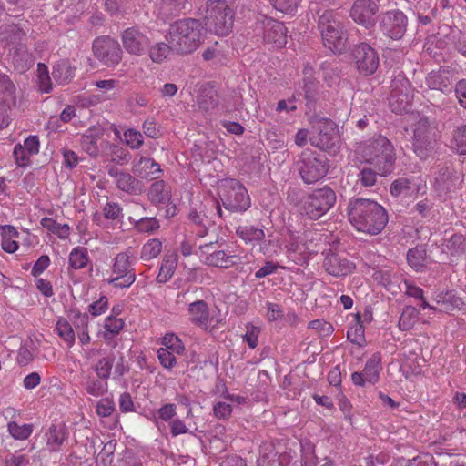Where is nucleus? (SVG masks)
<instances>
[{
  "mask_svg": "<svg viewBox=\"0 0 466 466\" xmlns=\"http://www.w3.org/2000/svg\"><path fill=\"white\" fill-rule=\"evenodd\" d=\"M76 67L68 60H60L53 66L52 76L59 85H66L75 77Z\"/></svg>",
  "mask_w": 466,
  "mask_h": 466,
  "instance_id": "30",
  "label": "nucleus"
},
{
  "mask_svg": "<svg viewBox=\"0 0 466 466\" xmlns=\"http://www.w3.org/2000/svg\"><path fill=\"white\" fill-rule=\"evenodd\" d=\"M14 157L15 159V163L18 167H25L28 166L30 160V156H32L26 148H25L21 144H16L14 147L13 152Z\"/></svg>",
  "mask_w": 466,
  "mask_h": 466,
  "instance_id": "57",
  "label": "nucleus"
},
{
  "mask_svg": "<svg viewBox=\"0 0 466 466\" xmlns=\"http://www.w3.org/2000/svg\"><path fill=\"white\" fill-rule=\"evenodd\" d=\"M88 261V255L86 248H75L69 255V264L75 269H81L85 268Z\"/></svg>",
  "mask_w": 466,
  "mask_h": 466,
  "instance_id": "49",
  "label": "nucleus"
},
{
  "mask_svg": "<svg viewBox=\"0 0 466 466\" xmlns=\"http://www.w3.org/2000/svg\"><path fill=\"white\" fill-rule=\"evenodd\" d=\"M162 250V242L158 238L148 240L142 248L141 258L145 261L157 258Z\"/></svg>",
  "mask_w": 466,
  "mask_h": 466,
  "instance_id": "48",
  "label": "nucleus"
},
{
  "mask_svg": "<svg viewBox=\"0 0 466 466\" xmlns=\"http://www.w3.org/2000/svg\"><path fill=\"white\" fill-rule=\"evenodd\" d=\"M336 194L329 187L314 189L302 201L303 212L311 219H319L336 203Z\"/></svg>",
  "mask_w": 466,
  "mask_h": 466,
  "instance_id": "9",
  "label": "nucleus"
},
{
  "mask_svg": "<svg viewBox=\"0 0 466 466\" xmlns=\"http://www.w3.org/2000/svg\"><path fill=\"white\" fill-rule=\"evenodd\" d=\"M235 12L225 0H208L204 15L206 29L218 35H227L231 32Z\"/></svg>",
  "mask_w": 466,
  "mask_h": 466,
  "instance_id": "6",
  "label": "nucleus"
},
{
  "mask_svg": "<svg viewBox=\"0 0 466 466\" xmlns=\"http://www.w3.org/2000/svg\"><path fill=\"white\" fill-rule=\"evenodd\" d=\"M41 225L48 231L56 234L59 238H66L69 235L70 228L67 224H59L51 218L41 219Z\"/></svg>",
  "mask_w": 466,
  "mask_h": 466,
  "instance_id": "45",
  "label": "nucleus"
},
{
  "mask_svg": "<svg viewBox=\"0 0 466 466\" xmlns=\"http://www.w3.org/2000/svg\"><path fill=\"white\" fill-rule=\"evenodd\" d=\"M406 259L408 264L416 271H420L425 268L427 259V248L425 245L420 244L410 248L407 252Z\"/></svg>",
  "mask_w": 466,
  "mask_h": 466,
  "instance_id": "35",
  "label": "nucleus"
},
{
  "mask_svg": "<svg viewBox=\"0 0 466 466\" xmlns=\"http://www.w3.org/2000/svg\"><path fill=\"white\" fill-rule=\"evenodd\" d=\"M174 354L175 353L168 350V349L160 348L157 350V358L160 364L166 369H172L177 363V359Z\"/></svg>",
  "mask_w": 466,
  "mask_h": 466,
  "instance_id": "59",
  "label": "nucleus"
},
{
  "mask_svg": "<svg viewBox=\"0 0 466 466\" xmlns=\"http://www.w3.org/2000/svg\"><path fill=\"white\" fill-rule=\"evenodd\" d=\"M445 248L451 257L466 256V235L461 233L453 234L446 240Z\"/></svg>",
  "mask_w": 466,
  "mask_h": 466,
  "instance_id": "37",
  "label": "nucleus"
},
{
  "mask_svg": "<svg viewBox=\"0 0 466 466\" xmlns=\"http://www.w3.org/2000/svg\"><path fill=\"white\" fill-rule=\"evenodd\" d=\"M317 133L309 137L312 147L336 155L339 150V137L336 124L329 119H322L316 127Z\"/></svg>",
  "mask_w": 466,
  "mask_h": 466,
  "instance_id": "10",
  "label": "nucleus"
},
{
  "mask_svg": "<svg viewBox=\"0 0 466 466\" xmlns=\"http://www.w3.org/2000/svg\"><path fill=\"white\" fill-rule=\"evenodd\" d=\"M92 51L94 56L108 67L116 66L122 60L120 44L108 35L96 37L93 41Z\"/></svg>",
  "mask_w": 466,
  "mask_h": 466,
  "instance_id": "11",
  "label": "nucleus"
},
{
  "mask_svg": "<svg viewBox=\"0 0 466 466\" xmlns=\"http://www.w3.org/2000/svg\"><path fill=\"white\" fill-rule=\"evenodd\" d=\"M177 256L174 254L166 255L162 260V264L157 277L158 283L167 282L173 276L177 268Z\"/></svg>",
  "mask_w": 466,
  "mask_h": 466,
  "instance_id": "39",
  "label": "nucleus"
},
{
  "mask_svg": "<svg viewBox=\"0 0 466 466\" xmlns=\"http://www.w3.org/2000/svg\"><path fill=\"white\" fill-rule=\"evenodd\" d=\"M408 25V18L403 12L394 9L380 15L379 28L388 37L399 40L403 37Z\"/></svg>",
  "mask_w": 466,
  "mask_h": 466,
  "instance_id": "13",
  "label": "nucleus"
},
{
  "mask_svg": "<svg viewBox=\"0 0 466 466\" xmlns=\"http://www.w3.org/2000/svg\"><path fill=\"white\" fill-rule=\"evenodd\" d=\"M347 213L349 221L356 230L371 236L380 233L389 220L386 209L370 198H350Z\"/></svg>",
  "mask_w": 466,
  "mask_h": 466,
  "instance_id": "1",
  "label": "nucleus"
},
{
  "mask_svg": "<svg viewBox=\"0 0 466 466\" xmlns=\"http://www.w3.org/2000/svg\"><path fill=\"white\" fill-rule=\"evenodd\" d=\"M4 464L5 466H27L29 464V458L25 454L15 452L6 456Z\"/></svg>",
  "mask_w": 466,
  "mask_h": 466,
  "instance_id": "64",
  "label": "nucleus"
},
{
  "mask_svg": "<svg viewBox=\"0 0 466 466\" xmlns=\"http://www.w3.org/2000/svg\"><path fill=\"white\" fill-rule=\"evenodd\" d=\"M56 330L68 346H72L75 342V332L72 326L65 319H59L56 323Z\"/></svg>",
  "mask_w": 466,
  "mask_h": 466,
  "instance_id": "54",
  "label": "nucleus"
},
{
  "mask_svg": "<svg viewBox=\"0 0 466 466\" xmlns=\"http://www.w3.org/2000/svg\"><path fill=\"white\" fill-rule=\"evenodd\" d=\"M158 220L153 217L141 218L135 221L134 228L140 233H153L159 228Z\"/></svg>",
  "mask_w": 466,
  "mask_h": 466,
  "instance_id": "51",
  "label": "nucleus"
},
{
  "mask_svg": "<svg viewBox=\"0 0 466 466\" xmlns=\"http://www.w3.org/2000/svg\"><path fill=\"white\" fill-rule=\"evenodd\" d=\"M317 28L325 47L333 53H341L346 49L347 34L339 15L331 9L317 12Z\"/></svg>",
  "mask_w": 466,
  "mask_h": 466,
  "instance_id": "3",
  "label": "nucleus"
},
{
  "mask_svg": "<svg viewBox=\"0 0 466 466\" xmlns=\"http://www.w3.org/2000/svg\"><path fill=\"white\" fill-rule=\"evenodd\" d=\"M218 196L223 207L230 212H244L250 207V198L246 187L237 179L221 181Z\"/></svg>",
  "mask_w": 466,
  "mask_h": 466,
  "instance_id": "8",
  "label": "nucleus"
},
{
  "mask_svg": "<svg viewBox=\"0 0 466 466\" xmlns=\"http://www.w3.org/2000/svg\"><path fill=\"white\" fill-rule=\"evenodd\" d=\"M457 173L452 165H440L435 172L433 187L439 194H447L456 188Z\"/></svg>",
  "mask_w": 466,
  "mask_h": 466,
  "instance_id": "20",
  "label": "nucleus"
},
{
  "mask_svg": "<svg viewBox=\"0 0 466 466\" xmlns=\"http://www.w3.org/2000/svg\"><path fill=\"white\" fill-rule=\"evenodd\" d=\"M237 236L246 243L253 241H260L265 238L262 228L251 225H244L238 227L236 230Z\"/></svg>",
  "mask_w": 466,
  "mask_h": 466,
  "instance_id": "40",
  "label": "nucleus"
},
{
  "mask_svg": "<svg viewBox=\"0 0 466 466\" xmlns=\"http://www.w3.org/2000/svg\"><path fill=\"white\" fill-rule=\"evenodd\" d=\"M293 167L305 184H313L326 177L329 162L324 155L307 148L294 159Z\"/></svg>",
  "mask_w": 466,
  "mask_h": 466,
  "instance_id": "5",
  "label": "nucleus"
},
{
  "mask_svg": "<svg viewBox=\"0 0 466 466\" xmlns=\"http://www.w3.org/2000/svg\"><path fill=\"white\" fill-rule=\"evenodd\" d=\"M0 98L7 106L16 103V87L10 76L0 72Z\"/></svg>",
  "mask_w": 466,
  "mask_h": 466,
  "instance_id": "33",
  "label": "nucleus"
},
{
  "mask_svg": "<svg viewBox=\"0 0 466 466\" xmlns=\"http://www.w3.org/2000/svg\"><path fill=\"white\" fill-rule=\"evenodd\" d=\"M355 325L349 329L347 338L350 342L360 346L365 341V336L364 327L361 323V316L360 313L355 315Z\"/></svg>",
  "mask_w": 466,
  "mask_h": 466,
  "instance_id": "46",
  "label": "nucleus"
},
{
  "mask_svg": "<svg viewBox=\"0 0 466 466\" xmlns=\"http://www.w3.org/2000/svg\"><path fill=\"white\" fill-rule=\"evenodd\" d=\"M257 35H262L265 43L281 48L287 44V28L284 24L271 17L263 16L256 23Z\"/></svg>",
  "mask_w": 466,
  "mask_h": 466,
  "instance_id": "12",
  "label": "nucleus"
},
{
  "mask_svg": "<svg viewBox=\"0 0 466 466\" xmlns=\"http://www.w3.org/2000/svg\"><path fill=\"white\" fill-rule=\"evenodd\" d=\"M112 271L116 277L108 279L107 282L116 288H128L136 280V274L131 268L130 256L127 252L116 255Z\"/></svg>",
  "mask_w": 466,
  "mask_h": 466,
  "instance_id": "15",
  "label": "nucleus"
},
{
  "mask_svg": "<svg viewBox=\"0 0 466 466\" xmlns=\"http://www.w3.org/2000/svg\"><path fill=\"white\" fill-rule=\"evenodd\" d=\"M381 366V356L379 352L374 353L365 364L362 374L367 383L374 385L380 380Z\"/></svg>",
  "mask_w": 466,
  "mask_h": 466,
  "instance_id": "32",
  "label": "nucleus"
},
{
  "mask_svg": "<svg viewBox=\"0 0 466 466\" xmlns=\"http://www.w3.org/2000/svg\"><path fill=\"white\" fill-rule=\"evenodd\" d=\"M352 57L358 71L364 76H370L378 69V53L366 43H360L354 46Z\"/></svg>",
  "mask_w": 466,
  "mask_h": 466,
  "instance_id": "14",
  "label": "nucleus"
},
{
  "mask_svg": "<svg viewBox=\"0 0 466 466\" xmlns=\"http://www.w3.org/2000/svg\"><path fill=\"white\" fill-rule=\"evenodd\" d=\"M131 159V155L123 147L114 146L112 148L111 161L117 165L123 166L127 164Z\"/></svg>",
  "mask_w": 466,
  "mask_h": 466,
  "instance_id": "61",
  "label": "nucleus"
},
{
  "mask_svg": "<svg viewBox=\"0 0 466 466\" xmlns=\"http://www.w3.org/2000/svg\"><path fill=\"white\" fill-rule=\"evenodd\" d=\"M107 174L115 178L118 189L130 195L140 194L143 190V184L128 172L120 171L116 166L108 164L105 167Z\"/></svg>",
  "mask_w": 466,
  "mask_h": 466,
  "instance_id": "19",
  "label": "nucleus"
},
{
  "mask_svg": "<svg viewBox=\"0 0 466 466\" xmlns=\"http://www.w3.org/2000/svg\"><path fill=\"white\" fill-rule=\"evenodd\" d=\"M37 84L40 91L45 93L51 92L52 82L48 68L44 63H38L37 65Z\"/></svg>",
  "mask_w": 466,
  "mask_h": 466,
  "instance_id": "52",
  "label": "nucleus"
},
{
  "mask_svg": "<svg viewBox=\"0 0 466 466\" xmlns=\"http://www.w3.org/2000/svg\"><path fill=\"white\" fill-rule=\"evenodd\" d=\"M26 40V33L18 25L5 24L0 26V43L5 46L15 47L23 45Z\"/></svg>",
  "mask_w": 466,
  "mask_h": 466,
  "instance_id": "23",
  "label": "nucleus"
},
{
  "mask_svg": "<svg viewBox=\"0 0 466 466\" xmlns=\"http://www.w3.org/2000/svg\"><path fill=\"white\" fill-rule=\"evenodd\" d=\"M171 51L173 52V46L170 42L157 43L150 48L149 56L153 62L161 63L167 57Z\"/></svg>",
  "mask_w": 466,
  "mask_h": 466,
  "instance_id": "47",
  "label": "nucleus"
},
{
  "mask_svg": "<svg viewBox=\"0 0 466 466\" xmlns=\"http://www.w3.org/2000/svg\"><path fill=\"white\" fill-rule=\"evenodd\" d=\"M377 175H380L376 168L365 167L360 172V180L364 187H371L377 181Z\"/></svg>",
  "mask_w": 466,
  "mask_h": 466,
  "instance_id": "62",
  "label": "nucleus"
},
{
  "mask_svg": "<svg viewBox=\"0 0 466 466\" xmlns=\"http://www.w3.org/2000/svg\"><path fill=\"white\" fill-rule=\"evenodd\" d=\"M414 93H390L389 106L396 114H404L411 111Z\"/></svg>",
  "mask_w": 466,
  "mask_h": 466,
  "instance_id": "27",
  "label": "nucleus"
},
{
  "mask_svg": "<svg viewBox=\"0 0 466 466\" xmlns=\"http://www.w3.org/2000/svg\"><path fill=\"white\" fill-rule=\"evenodd\" d=\"M451 147L459 155H466V124L453 129Z\"/></svg>",
  "mask_w": 466,
  "mask_h": 466,
  "instance_id": "41",
  "label": "nucleus"
},
{
  "mask_svg": "<svg viewBox=\"0 0 466 466\" xmlns=\"http://www.w3.org/2000/svg\"><path fill=\"white\" fill-rule=\"evenodd\" d=\"M413 189L411 180L406 177H400L393 181L390 185V191L394 197H399L402 194L408 195L409 191Z\"/></svg>",
  "mask_w": 466,
  "mask_h": 466,
  "instance_id": "53",
  "label": "nucleus"
},
{
  "mask_svg": "<svg viewBox=\"0 0 466 466\" xmlns=\"http://www.w3.org/2000/svg\"><path fill=\"white\" fill-rule=\"evenodd\" d=\"M115 410V402L109 398L101 399L96 407V413L100 417H108Z\"/></svg>",
  "mask_w": 466,
  "mask_h": 466,
  "instance_id": "58",
  "label": "nucleus"
},
{
  "mask_svg": "<svg viewBox=\"0 0 466 466\" xmlns=\"http://www.w3.org/2000/svg\"><path fill=\"white\" fill-rule=\"evenodd\" d=\"M258 466H302L299 461H291L289 453L271 452L261 455L257 461Z\"/></svg>",
  "mask_w": 466,
  "mask_h": 466,
  "instance_id": "28",
  "label": "nucleus"
},
{
  "mask_svg": "<svg viewBox=\"0 0 466 466\" xmlns=\"http://www.w3.org/2000/svg\"><path fill=\"white\" fill-rule=\"evenodd\" d=\"M323 254L325 255L323 268L329 275L339 278L351 274L354 271L355 264L345 256L331 249Z\"/></svg>",
  "mask_w": 466,
  "mask_h": 466,
  "instance_id": "18",
  "label": "nucleus"
},
{
  "mask_svg": "<svg viewBox=\"0 0 466 466\" xmlns=\"http://www.w3.org/2000/svg\"><path fill=\"white\" fill-rule=\"evenodd\" d=\"M8 57L14 68L20 73L30 69L35 62L33 55L28 51L25 43L9 48Z\"/></svg>",
  "mask_w": 466,
  "mask_h": 466,
  "instance_id": "22",
  "label": "nucleus"
},
{
  "mask_svg": "<svg viewBox=\"0 0 466 466\" xmlns=\"http://www.w3.org/2000/svg\"><path fill=\"white\" fill-rule=\"evenodd\" d=\"M7 431L15 440L25 441L33 433L34 425L31 423L20 425L16 421H9L7 423Z\"/></svg>",
  "mask_w": 466,
  "mask_h": 466,
  "instance_id": "42",
  "label": "nucleus"
},
{
  "mask_svg": "<svg viewBox=\"0 0 466 466\" xmlns=\"http://www.w3.org/2000/svg\"><path fill=\"white\" fill-rule=\"evenodd\" d=\"M454 72L455 70L450 66H441L427 75L425 83L431 90L449 92L454 80Z\"/></svg>",
  "mask_w": 466,
  "mask_h": 466,
  "instance_id": "21",
  "label": "nucleus"
},
{
  "mask_svg": "<svg viewBox=\"0 0 466 466\" xmlns=\"http://www.w3.org/2000/svg\"><path fill=\"white\" fill-rule=\"evenodd\" d=\"M121 40L125 50L134 56H142L150 45L149 38L137 26L125 29Z\"/></svg>",
  "mask_w": 466,
  "mask_h": 466,
  "instance_id": "17",
  "label": "nucleus"
},
{
  "mask_svg": "<svg viewBox=\"0 0 466 466\" xmlns=\"http://www.w3.org/2000/svg\"><path fill=\"white\" fill-rule=\"evenodd\" d=\"M132 170L139 177L148 180L157 178L159 174L162 173L158 163L153 158L145 157H141L134 163Z\"/></svg>",
  "mask_w": 466,
  "mask_h": 466,
  "instance_id": "25",
  "label": "nucleus"
},
{
  "mask_svg": "<svg viewBox=\"0 0 466 466\" xmlns=\"http://www.w3.org/2000/svg\"><path fill=\"white\" fill-rule=\"evenodd\" d=\"M409 93L413 92V88L411 86L410 82L408 78L403 75L402 72H399L398 74L393 76L390 84V93Z\"/></svg>",
  "mask_w": 466,
  "mask_h": 466,
  "instance_id": "50",
  "label": "nucleus"
},
{
  "mask_svg": "<svg viewBox=\"0 0 466 466\" xmlns=\"http://www.w3.org/2000/svg\"><path fill=\"white\" fill-rule=\"evenodd\" d=\"M416 309L412 306H406L400 317L399 327L402 330L410 329L413 325Z\"/></svg>",
  "mask_w": 466,
  "mask_h": 466,
  "instance_id": "55",
  "label": "nucleus"
},
{
  "mask_svg": "<svg viewBox=\"0 0 466 466\" xmlns=\"http://www.w3.org/2000/svg\"><path fill=\"white\" fill-rule=\"evenodd\" d=\"M237 256L227 255L224 250L214 251L205 258V264L208 266L228 268L237 264Z\"/></svg>",
  "mask_w": 466,
  "mask_h": 466,
  "instance_id": "36",
  "label": "nucleus"
},
{
  "mask_svg": "<svg viewBox=\"0 0 466 466\" xmlns=\"http://www.w3.org/2000/svg\"><path fill=\"white\" fill-rule=\"evenodd\" d=\"M362 157L378 170L380 176L385 177L394 170L395 149L386 137L380 135L370 140L362 149Z\"/></svg>",
  "mask_w": 466,
  "mask_h": 466,
  "instance_id": "4",
  "label": "nucleus"
},
{
  "mask_svg": "<svg viewBox=\"0 0 466 466\" xmlns=\"http://www.w3.org/2000/svg\"><path fill=\"white\" fill-rule=\"evenodd\" d=\"M379 5L374 0H355L350 8V17L357 24L369 29L375 25Z\"/></svg>",
  "mask_w": 466,
  "mask_h": 466,
  "instance_id": "16",
  "label": "nucleus"
},
{
  "mask_svg": "<svg viewBox=\"0 0 466 466\" xmlns=\"http://www.w3.org/2000/svg\"><path fill=\"white\" fill-rule=\"evenodd\" d=\"M188 312L192 323L198 326H204L208 323L209 318L208 306L204 300H198L190 303Z\"/></svg>",
  "mask_w": 466,
  "mask_h": 466,
  "instance_id": "34",
  "label": "nucleus"
},
{
  "mask_svg": "<svg viewBox=\"0 0 466 466\" xmlns=\"http://www.w3.org/2000/svg\"><path fill=\"white\" fill-rule=\"evenodd\" d=\"M406 466H437V462L431 454L423 453L410 460Z\"/></svg>",
  "mask_w": 466,
  "mask_h": 466,
  "instance_id": "63",
  "label": "nucleus"
},
{
  "mask_svg": "<svg viewBox=\"0 0 466 466\" xmlns=\"http://www.w3.org/2000/svg\"><path fill=\"white\" fill-rule=\"evenodd\" d=\"M103 380H100L98 377L94 378L88 376L85 382L86 391L94 397L103 396L107 391V382Z\"/></svg>",
  "mask_w": 466,
  "mask_h": 466,
  "instance_id": "44",
  "label": "nucleus"
},
{
  "mask_svg": "<svg viewBox=\"0 0 466 466\" xmlns=\"http://www.w3.org/2000/svg\"><path fill=\"white\" fill-rule=\"evenodd\" d=\"M436 302L441 306V311L460 309L463 304L461 299L457 297L452 290L438 293Z\"/></svg>",
  "mask_w": 466,
  "mask_h": 466,
  "instance_id": "38",
  "label": "nucleus"
},
{
  "mask_svg": "<svg viewBox=\"0 0 466 466\" xmlns=\"http://www.w3.org/2000/svg\"><path fill=\"white\" fill-rule=\"evenodd\" d=\"M163 344L164 349H168L173 353L181 354L185 350L182 341L174 334L165 336Z\"/></svg>",
  "mask_w": 466,
  "mask_h": 466,
  "instance_id": "56",
  "label": "nucleus"
},
{
  "mask_svg": "<svg viewBox=\"0 0 466 466\" xmlns=\"http://www.w3.org/2000/svg\"><path fill=\"white\" fill-rule=\"evenodd\" d=\"M270 2L277 10L290 14L297 9L300 0H270Z\"/></svg>",
  "mask_w": 466,
  "mask_h": 466,
  "instance_id": "60",
  "label": "nucleus"
},
{
  "mask_svg": "<svg viewBox=\"0 0 466 466\" xmlns=\"http://www.w3.org/2000/svg\"><path fill=\"white\" fill-rule=\"evenodd\" d=\"M438 138L439 131L435 121L422 116L415 123L413 150L420 158L426 159L433 153Z\"/></svg>",
  "mask_w": 466,
  "mask_h": 466,
  "instance_id": "7",
  "label": "nucleus"
},
{
  "mask_svg": "<svg viewBox=\"0 0 466 466\" xmlns=\"http://www.w3.org/2000/svg\"><path fill=\"white\" fill-rule=\"evenodd\" d=\"M115 359L114 353H110L97 361L94 370L100 380H106L110 377Z\"/></svg>",
  "mask_w": 466,
  "mask_h": 466,
  "instance_id": "43",
  "label": "nucleus"
},
{
  "mask_svg": "<svg viewBox=\"0 0 466 466\" xmlns=\"http://www.w3.org/2000/svg\"><path fill=\"white\" fill-rule=\"evenodd\" d=\"M148 198L154 205L167 204L171 199V188L164 180H157L150 186Z\"/></svg>",
  "mask_w": 466,
  "mask_h": 466,
  "instance_id": "29",
  "label": "nucleus"
},
{
  "mask_svg": "<svg viewBox=\"0 0 466 466\" xmlns=\"http://www.w3.org/2000/svg\"><path fill=\"white\" fill-rule=\"evenodd\" d=\"M46 448L50 452L60 451L61 446L68 438V432L64 424H52L45 432Z\"/></svg>",
  "mask_w": 466,
  "mask_h": 466,
  "instance_id": "24",
  "label": "nucleus"
},
{
  "mask_svg": "<svg viewBox=\"0 0 466 466\" xmlns=\"http://www.w3.org/2000/svg\"><path fill=\"white\" fill-rule=\"evenodd\" d=\"M374 279L388 291L397 294L403 290V279L390 270H379L374 273Z\"/></svg>",
  "mask_w": 466,
  "mask_h": 466,
  "instance_id": "26",
  "label": "nucleus"
},
{
  "mask_svg": "<svg viewBox=\"0 0 466 466\" xmlns=\"http://www.w3.org/2000/svg\"><path fill=\"white\" fill-rule=\"evenodd\" d=\"M205 27L198 19H180L170 25L166 35L167 42L173 46V52L187 55L194 52L204 38Z\"/></svg>",
  "mask_w": 466,
  "mask_h": 466,
  "instance_id": "2",
  "label": "nucleus"
},
{
  "mask_svg": "<svg viewBox=\"0 0 466 466\" xmlns=\"http://www.w3.org/2000/svg\"><path fill=\"white\" fill-rule=\"evenodd\" d=\"M198 106L203 111H209L215 108L218 104L217 91L209 84L201 86L197 97Z\"/></svg>",
  "mask_w": 466,
  "mask_h": 466,
  "instance_id": "31",
  "label": "nucleus"
}]
</instances>
